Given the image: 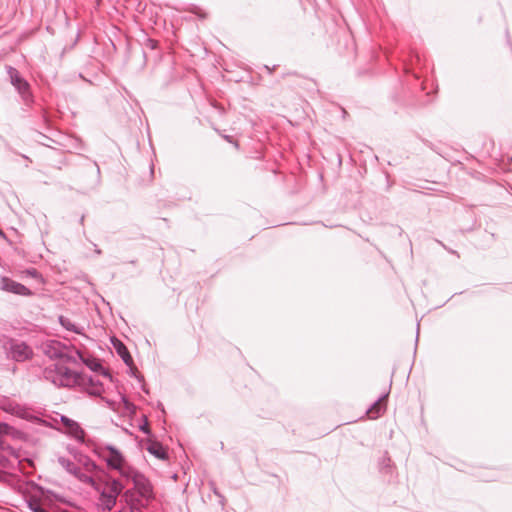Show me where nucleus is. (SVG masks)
I'll return each instance as SVG.
<instances>
[{"label": "nucleus", "instance_id": "28", "mask_svg": "<svg viewBox=\"0 0 512 512\" xmlns=\"http://www.w3.org/2000/svg\"><path fill=\"white\" fill-rule=\"evenodd\" d=\"M80 222H81V224H83V222H84V216H82V217H81Z\"/></svg>", "mask_w": 512, "mask_h": 512}, {"label": "nucleus", "instance_id": "27", "mask_svg": "<svg viewBox=\"0 0 512 512\" xmlns=\"http://www.w3.org/2000/svg\"><path fill=\"white\" fill-rule=\"evenodd\" d=\"M0 236L1 237H5V234H4V232L1 229H0Z\"/></svg>", "mask_w": 512, "mask_h": 512}, {"label": "nucleus", "instance_id": "22", "mask_svg": "<svg viewBox=\"0 0 512 512\" xmlns=\"http://www.w3.org/2000/svg\"><path fill=\"white\" fill-rule=\"evenodd\" d=\"M140 429H141V431H143V432H144V433H146V434H149V433H150V429H149V426H148V423H147V422H145V424H144V425H142V426L140 427Z\"/></svg>", "mask_w": 512, "mask_h": 512}, {"label": "nucleus", "instance_id": "24", "mask_svg": "<svg viewBox=\"0 0 512 512\" xmlns=\"http://www.w3.org/2000/svg\"><path fill=\"white\" fill-rule=\"evenodd\" d=\"M224 139L227 140L228 142H232V137L231 136H224Z\"/></svg>", "mask_w": 512, "mask_h": 512}, {"label": "nucleus", "instance_id": "13", "mask_svg": "<svg viewBox=\"0 0 512 512\" xmlns=\"http://www.w3.org/2000/svg\"><path fill=\"white\" fill-rule=\"evenodd\" d=\"M388 395L389 393H384L367 409L366 414L370 419H377L384 413Z\"/></svg>", "mask_w": 512, "mask_h": 512}, {"label": "nucleus", "instance_id": "17", "mask_svg": "<svg viewBox=\"0 0 512 512\" xmlns=\"http://www.w3.org/2000/svg\"><path fill=\"white\" fill-rule=\"evenodd\" d=\"M59 323L63 328L76 334L82 333V328L73 323L69 318L65 316H59Z\"/></svg>", "mask_w": 512, "mask_h": 512}, {"label": "nucleus", "instance_id": "5", "mask_svg": "<svg viewBox=\"0 0 512 512\" xmlns=\"http://www.w3.org/2000/svg\"><path fill=\"white\" fill-rule=\"evenodd\" d=\"M102 458L106 462L108 468L117 471L121 478L128 473V470L133 468L128 464L123 454L112 445H108L104 448Z\"/></svg>", "mask_w": 512, "mask_h": 512}, {"label": "nucleus", "instance_id": "18", "mask_svg": "<svg viewBox=\"0 0 512 512\" xmlns=\"http://www.w3.org/2000/svg\"><path fill=\"white\" fill-rule=\"evenodd\" d=\"M58 463L62 468H64L68 473L73 475L75 470L77 469V464H75L72 460L66 458V457H59Z\"/></svg>", "mask_w": 512, "mask_h": 512}, {"label": "nucleus", "instance_id": "15", "mask_svg": "<svg viewBox=\"0 0 512 512\" xmlns=\"http://www.w3.org/2000/svg\"><path fill=\"white\" fill-rule=\"evenodd\" d=\"M79 463L81 465L80 467L91 475L101 470L99 466L87 456H81L79 458Z\"/></svg>", "mask_w": 512, "mask_h": 512}, {"label": "nucleus", "instance_id": "10", "mask_svg": "<svg viewBox=\"0 0 512 512\" xmlns=\"http://www.w3.org/2000/svg\"><path fill=\"white\" fill-rule=\"evenodd\" d=\"M43 352L51 359H64L68 358L66 347L59 341L50 340L43 345Z\"/></svg>", "mask_w": 512, "mask_h": 512}, {"label": "nucleus", "instance_id": "14", "mask_svg": "<svg viewBox=\"0 0 512 512\" xmlns=\"http://www.w3.org/2000/svg\"><path fill=\"white\" fill-rule=\"evenodd\" d=\"M146 449L150 454L154 455L158 459L164 460L168 457L163 445L157 441L150 442Z\"/></svg>", "mask_w": 512, "mask_h": 512}, {"label": "nucleus", "instance_id": "4", "mask_svg": "<svg viewBox=\"0 0 512 512\" xmlns=\"http://www.w3.org/2000/svg\"><path fill=\"white\" fill-rule=\"evenodd\" d=\"M0 343L8 358L23 362L30 359L33 355V350L24 341L13 339L8 336L2 335Z\"/></svg>", "mask_w": 512, "mask_h": 512}, {"label": "nucleus", "instance_id": "20", "mask_svg": "<svg viewBox=\"0 0 512 512\" xmlns=\"http://www.w3.org/2000/svg\"><path fill=\"white\" fill-rule=\"evenodd\" d=\"M93 370H95V371H96V370H100V371L102 372V374H103L105 377H108V378H110V379H111V375H110V373H109L107 370H105V369L102 367V365H101V364H96V365H95V367L93 368Z\"/></svg>", "mask_w": 512, "mask_h": 512}, {"label": "nucleus", "instance_id": "29", "mask_svg": "<svg viewBox=\"0 0 512 512\" xmlns=\"http://www.w3.org/2000/svg\"><path fill=\"white\" fill-rule=\"evenodd\" d=\"M96 253L97 254H101V250L100 249H96Z\"/></svg>", "mask_w": 512, "mask_h": 512}, {"label": "nucleus", "instance_id": "3", "mask_svg": "<svg viewBox=\"0 0 512 512\" xmlns=\"http://www.w3.org/2000/svg\"><path fill=\"white\" fill-rule=\"evenodd\" d=\"M126 483L133 484L134 499H139L143 502L149 501L153 498V486L149 479L134 467L128 470V473L122 478Z\"/></svg>", "mask_w": 512, "mask_h": 512}, {"label": "nucleus", "instance_id": "8", "mask_svg": "<svg viewBox=\"0 0 512 512\" xmlns=\"http://www.w3.org/2000/svg\"><path fill=\"white\" fill-rule=\"evenodd\" d=\"M0 284V288L6 292L21 296H30L32 294L28 287L6 276L1 277Z\"/></svg>", "mask_w": 512, "mask_h": 512}, {"label": "nucleus", "instance_id": "19", "mask_svg": "<svg viewBox=\"0 0 512 512\" xmlns=\"http://www.w3.org/2000/svg\"><path fill=\"white\" fill-rule=\"evenodd\" d=\"M379 467H380L381 472H385V473L391 472L392 461H391V458L388 456L387 452L384 454V456L380 460Z\"/></svg>", "mask_w": 512, "mask_h": 512}, {"label": "nucleus", "instance_id": "16", "mask_svg": "<svg viewBox=\"0 0 512 512\" xmlns=\"http://www.w3.org/2000/svg\"><path fill=\"white\" fill-rule=\"evenodd\" d=\"M73 476L75 478H77L80 482H82L84 484H87V485H90L92 487L95 486V484H96V481L94 480L93 475H91L88 472L84 471L79 466L77 467V469L73 473Z\"/></svg>", "mask_w": 512, "mask_h": 512}, {"label": "nucleus", "instance_id": "2", "mask_svg": "<svg viewBox=\"0 0 512 512\" xmlns=\"http://www.w3.org/2000/svg\"><path fill=\"white\" fill-rule=\"evenodd\" d=\"M43 376L57 387H73L79 383L80 374L60 363L47 366Z\"/></svg>", "mask_w": 512, "mask_h": 512}, {"label": "nucleus", "instance_id": "21", "mask_svg": "<svg viewBox=\"0 0 512 512\" xmlns=\"http://www.w3.org/2000/svg\"><path fill=\"white\" fill-rule=\"evenodd\" d=\"M101 400L104 401L106 403L107 407H109L110 409H112V410L116 409L115 408V405H116L115 401L109 400V399H107L105 397H101Z\"/></svg>", "mask_w": 512, "mask_h": 512}, {"label": "nucleus", "instance_id": "6", "mask_svg": "<svg viewBox=\"0 0 512 512\" xmlns=\"http://www.w3.org/2000/svg\"><path fill=\"white\" fill-rule=\"evenodd\" d=\"M7 74L10 78L11 84L19 93L24 104L26 106H31L34 102V99L31 92L30 84L20 75L19 71L12 66L7 67Z\"/></svg>", "mask_w": 512, "mask_h": 512}, {"label": "nucleus", "instance_id": "23", "mask_svg": "<svg viewBox=\"0 0 512 512\" xmlns=\"http://www.w3.org/2000/svg\"><path fill=\"white\" fill-rule=\"evenodd\" d=\"M27 273L32 276V277H37L38 276V272L36 269L32 268V269H29L27 270Z\"/></svg>", "mask_w": 512, "mask_h": 512}, {"label": "nucleus", "instance_id": "25", "mask_svg": "<svg viewBox=\"0 0 512 512\" xmlns=\"http://www.w3.org/2000/svg\"><path fill=\"white\" fill-rule=\"evenodd\" d=\"M122 399H123V401H124L125 405L128 407V406L130 405V404H129V402L126 400V398H125V397H122Z\"/></svg>", "mask_w": 512, "mask_h": 512}, {"label": "nucleus", "instance_id": "7", "mask_svg": "<svg viewBox=\"0 0 512 512\" xmlns=\"http://www.w3.org/2000/svg\"><path fill=\"white\" fill-rule=\"evenodd\" d=\"M76 385H82L87 393L91 396H101L104 392V386L99 379L80 374L79 383Z\"/></svg>", "mask_w": 512, "mask_h": 512}, {"label": "nucleus", "instance_id": "26", "mask_svg": "<svg viewBox=\"0 0 512 512\" xmlns=\"http://www.w3.org/2000/svg\"><path fill=\"white\" fill-rule=\"evenodd\" d=\"M142 389H143V391H144L145 393H147V394L149 393V391L145 388L144 384L142 385Z\"/></svg>", "mask_w": 512, "mask_h": 512}, {"label": "nucleus", "instance_id": "11", "mask_svg": "<svg viewBox=\"0 0 512 512\" xmlns=\"http://www.w3.org/2000/svg\"><path fill=\"white\" fill-rule=\"evenodd\" d=\"M61 421L70 436L78 441H84L85 432L76 421L68 418L67 416H61Z\"/></svg>", "mask_w": 512, "mask_h": 512}, {"label": "nucleus", "instance_id": "1", "mask_svg": "<svg viewBox=\"0 0 512 512\" xmlns=\"http://www.w3.org/2000/svg\"><path fill=\"white\" fill-rule=\"evenodd\" d=\"M93 488L99 492L98 509L102 512H110L116 505L119 495L124 491L125 484L121 480L108 476L96 482Z\"/></svg>", "mask_w": 512, "mask_h": 512}, {"label": "nucleus", "instance_id": "9", "mask_svg": "<svg viewBox=\"0 0 512 512\" xmlns=\"http://www.w3.org/2000/svg\"><path fill=\"white\" fill-rule=\"evenodd\" d=\"M114 347L123 362L130 368L131 375L137 378L139 382H144L143 376L138 375L137 368L134 366L133 358L130 355L127 347L119 340H117V343H114Z\"/></svg>", "mask_w": 512, "mask_h": 512}, {"label": "nucleus", "instance_id": "12", "mask_svg": "<svg viewBox=\"0 0 512 512\" xmlns=\"http://www.w3.org/2000/svg\"><path fill=\"white\" fill-rule=\"evenodd\" d=\"M123 497L125 498L128 507H125L118 512H142L141 508L144 507L145 504L139 499H134L133 490H125L123 492Z\"/></svg>", "mask_w": 512, "mask_h": 512}]
</instances>
